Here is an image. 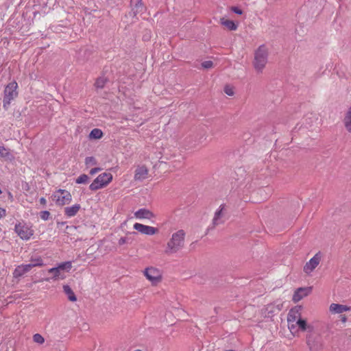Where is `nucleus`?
I'll return each instance as SVG.
<instances>
[{
    "label": "nucleus",
    "mask_w": 351,
    "mask_h": 351,
    "mask_svg": "<svg viewBox=\"0 0 351 351\" xmlns=\"http://www.w3.org/2000/svg\"><path fill=\"white\" fill-rule=\"evenodd\" d=\"M185 232L183 230H179L173 233L170 240L167 242L166 254H173L181 250L184 245Z\"/></svg>",
    "instance_id": "f257e3e1"
},
{
    "label": "nucleus",
    "mask_w": 351,
    "mask_h": 351,
    "mask_svg": "<svg viewBox=\"0 0 351 351\" xmlns=\"http://www.w3.org/2000/svg\"><path fill=\"white\" fill-rule=\"evenodd\" d=\"M89 180V177L86 174H81L76 180L77 184H86Z\"/></svg>",
    "instance_id": "c85d7f7f"
},
{
    "label": "nucleus",
    "mask_w": 351,
    "mask_h": 351,
    "mask_svg": "<svg viewBox=\"0 0 351 351\" xmlns=\"http://www.w3.org/2000/svg\"><path fill=\"white\" fill-rule=\"evenodd\" d=\"M97 164V161L96 158L93 156H88L85 158V165L87 167L90 165H96Z\"/></svg>",
    "instance_id": "7c9ffc66"
},
{
    "label": "nucleus",
    "mask_w": 351,
    "mask_h": 351,
    "mask_svg": "<svg viewBox=\"0 0 351 351\" xmlns=\"http://www.w3.org/2000/svg\"><path fill=\"white\" fill-rule=\"evenodd\" d=\"M306 343L310 351H319L323 348L322 337L315 330L307 334Z\"/></svg>",
    "instance_id": "20e7f679"
},
{
    "label": "nucleus",
    "mask_w": 351,
    "mask_h": 351,
    "mask_svg": "<svg viewBox=\"0 0 351 351\" xmlns=\"http://www.w3.org/2000/svg\"><path fill=\"white\" fill-rule=\"evenodd\" d=\"M134 229L146 235H154L158 232V230L154 227L143 225L139 223L134 224Z\"/></svg>",
    "instance_id": "9d476101"
},
{
    "label": "nucleus",
    "mask_w": 351,
    "mask_h": 351,
    "mask_svg": "<svg viewBox=\"0 0 351 351\" xmlns=\"http://www.w3.org/2000/svg\"><path fill=\"white\" fill-rule=\"evenodd\" d=\"M132 239L130 237H121L119 240L118 243L119 245H122L125 243H132Z\"/></svg>",
    "instance_id": "473e14b6"
},
{
    "label": "nucleus",
    "mask_w": 351,
    "mask_h": 351,
    "mask_svg": "<svg viewBox=\"0 0 351 351\" xmlns=\"http://www.w3.org/2000/svg\"><path fill=\"white\" fill-rule=\"evenodd\" d=\"M224 92L226 95H229V96H232L234 95V91L232 90V88L231 87H229L228 86H226L225 88H224Z\"/></svg>",
    "instance_id": "4c0bfd02"
},
{
    "label": "nucleus",
    "mask_w": 351,
    "mask_h": 351,
    "mask_svg": "<svg viewBox=\"0 0 351 351\" xmlns=\"http://www.w3.org/2000/svg\"><path fill=\"white\" fill-rule=\"evenodd\" d=\"M33 340L34 342L39 343V344H42L45 342L44 337L38 333L34 335Z\"/></svg>",
    "instance_id": "2f4dec72"
},
{
    "label": "nucleus",
    "mask_w": 351,
    "mask_h": 351,
    "mask_svg": "<svg viewBox=\"0 0 351 351\" xmlns=\"http://www.w3.org/2000/svg\"><path fill=\"white\" fill-rule=\"evenodd\" d=\"M46 202H47V201H46L45 198H44V197H41V198L40 199V203L41 204H43V205H45V204H46Z\"/></svg>",
    "instance_id": "c03bdc74"
},
{
    "label": "nucleus",
    "mask_w": 351,
    "mask_h": 351,
    "mask_svg": "<svg viewBox=\"0 0 351 351\" xmlns=\"http://www.w3.org/2000/svg\"><path fill=\"white\" fill-rule=\"evenodd\" d=\"M274 306L272 304H269L267 306L266 310L268 312V316H270V314H272L274 313Z\"/></svg>",
    "instance_id": "a19ab883"
},
{
    "label": "nucleus",
    "mask_w": 351,
    "mask_h": 351,
    "mask_svg": "<svg viewBox=\"0 0 351 351\" xmlns=\"http://www.w3.org/2000/svg\"><path fill=\"white\" fill-rule=\"evenodd\" d=\"M30 264L32 266V267L37 266H43L44 265L43 261L41 258V257H37L35 258H32L30 260Z\"/></svg>",
    "instance_id": "cd10ccee"
},
{
    "label": "nucleus",
    "mask_w": 351,
    "mask_h": 351,
    "mask_svg": "<svg viewBox=\"0 0 351 351\" xmlns=\"http://www.w3.org/2000/svg\"><path fill=\"white\" fill-rule=\"evenodd\" d=\"M148 174V169L145 166L138 167L136 171L134 174V180H143L147 178Z\"/></svg>",
    "instance_id": "dca6fc26"
},
{
    "label": "nucleus",
    "mask_w": 351,
    "mask_h": 351,
    "mask_svg": "<svg viewBox=\"0 0 351 351\" xmlns=\"http://www.w3.org/2000/svg\"><path fill=\"white\" fill-rule=\"evenodd\" d=\"M144 274L152 283H157L161 279L160 270L154 267H148L145 269Z\"/></svg>",
    "instance_id": "6e6552de"
},
{
    "label": "nucleus",
    "mask_w": 351,
    "mask_h": 351,
    "mask_svg": "<svg viewBox=\"0 0 351 351\" xmlns=\"http://www.w3.org/2000/svg\"><path fill=\"white\" fill-rule=\"evenodd\" d=\"M340 319H341V321L343 322V323H345L346 321H347V317L346 315H341L340 316Z\"/></svg>",
    "instance_id": "37998d69"
},
{
    "label": "nucleus",
    "mask_w": 351,
    "mask_h": 351,
    "mask_svg": "<svg viewBox=\"0 0 351 351\" xmlns=\"http://www.w3.org/2000/svg\"><path fill=\"white\" fill-rule=\"evenodd\" d=\"M268 51L265 45H261L255 51L254 66L258 73L263 71L267 63Z\"/></svg>",
    "instance_id": "f03ea898"
},
{
    "label": "nucleus",
    "mask_w": 351,
    "mask_h": 351,
    "mask_svg": "<svg viewBox=\"0 0 351 351\" xmlns=\"http://www.w3.org/2000/svg\"><path fill=\"white\" fill-rule=\"evenodd\" d=\"M220 22L221 25L225 26L229 30H236L237 29V25L235 24L233 21L222 18L221 19Z\"/></svg>",
    "instance_id": "aec40b11"
},
{
    "label": "nucleus",
    "mask_w": 351,
    "mask_h": 351,
    "mask_svg": "<svg viewBox=\"0 0 351 351\" xmlns=\"http://www.w3.org/2000/svg\"><path fill=\"white\" fill-rule=\"evenodd\" d=\"M25 274L24 271V269L22 268L21 265H19L16 269H14L13 272V276L14 278H19L23 276Z\"/></svg>",
    "instance_id": "c756f323"
},
{
    "label": "nucleus",
    "mask_w": 351,
    "mask_h": 351,
    "mask_svg": "<svg viewBox=\"0 0 351 351\" xmlns=\"http://www.w3.org/2000/svg\"><path fill=\"white\" fill-rule=\"evenodd\" d=\"M103 136V132L100 129L95 128L89 134L90 138L99 139Z\"/></svg>",
    "instance_id": "b1692460"
},
{
    "label": "nucleus",
    "mask_w": 351,
    "mask_h": 351,
    "mask_svg": "<svg viewBox=\"0 0 351 351\" xmlns=\"http://www.w3.org/2000/svg\"><path fill=\"white\" fill-rule=\"evenodd\" d=\"M130 5L135 15L137 13L143 12L145 10L142 0H130Z\"/></svg>",
    "instance_id": "f3484780"
},
{
    "label": "nucleus",
    "mask_w": 351,
    "mask_h": 351,
    "mask_svg": "<svg viewBox=\"0 0 351 351\" xmlns=\"http://www.w3.org/2000/svg\"><path fill=\"white\" fill-rule=\"evenodd\" d=\"M40 218L45 221L47 220L50 216V213L47 210L40 212Z\"/></svg>",
    "instance_id": "f704fd0d"
},
{
    "label": "nucleus",
    "mask_w": 351,
    "mask_h": 351,
    "mask_svg": "<svg viewBox=\"0 0 351 351\" xmlns=\"http://www.w3.org/2000/svg\"><path fill=\"white\" fill-rule=\"evenodd\" d=\"M5 216V210L0 208V218Z\"/></svg>",
    "instance_id": "79ce46f5"
},
{
    "label": "nucleus",
    "mask_w": 351,
    "mask_h": 351,
    "mask_svg": "<svg viewBox=\"0 0 351 351\" xmlns=\"http://www.w3.org/2000/svg\"><path fill=\"white\" fill-rule=\"evenodd\" d=\"M63 290L65 294L68 296V299L71 302H75L77 300V298L70 287V286L66 285L63 286Z\"/></svg>",
    "instance_id": "4be33fe9"
},
{
    "label": "nucleus",
    "mask_w": 351,
    "mask_h": 351,
    "mask_svg": "<svg viewBox=\"0 0 351 351\" xmlns=\"http://www.w3.org/2000/svg\"><path fill=\"white\" fill-rule=\"evenodd\" d=\"M21 266L24 269V271L25 273L29 271L32 269V268H33L30 263L27 265H21Z\"/></svg>",
    "instance_id": "58836bf2"
},
{
    "label": "nucleus",
    "mask_w": 351,
    "mask_h": 351,
    "mask_svg": "<svg viewBox=\"0 0 351 351\" xmlns=\"http://www.w3.org/2000/svg\"><path fill=\"white\" fill-rule=\"evenodd\" d=\"M134 217L136 219H151L154 217V215L152 211L146 208H141L134 213Z\"/></svg>",
    "instance_id": "ddd939ff"
},
{
    "label": "nucleus",
    "mask_w": 351,
    "mask_h": 351,
    "mask_svg": "<svg viewBox=\"0 0 351 351\" xmlns=\"http://www.w3.org/2000/svg\"><path fill=\"white\" fill-rule=\"evenodd\" d=\"M351 311V306H348L346 305L332 303L330 306V311L332 313H338L341 314L345 311Z\"/></svg>",
    "instance_id": "4468645a"
},
{
    "label": "nucleus",
    "mask_w": 351,
    "mask_h": 351,
    "mask_svg": "<svg viewBox=\"0 0 351 351\" xmlns=\"http://www.w3.org/2000/svg\"><path fill=\"white\" fill-rule=\"evenodd\" d=\"M202 66L204 69H210L213 66V62L210 60L204 61L202 63Z\"/></svg>",
    "instance_id": "c9c22d12"
},
{
    "label": "nucleus",
    "mask_w": 351,
    "mask_h": 351,
    "mask_svg": "<svg viewBox=\"0 0 351 351\" xmlns=\"http://www.w3.org/2000/svg\"><path fill=\"white\" fill-rule=\"evenodd\" d=\"M101 171V168L100 167H95L90 169V175H95V173H98L99 171Z\"/></svg>",
    "instance_id": "ea45409f"
},
{
    "label": "nucleus",
    "mask_w": 351,
    "mask_h": 351,
    "mask_svg": "<svg viewBox=\"0 0 351 351\" xmlns=\"http://www.w3.org/2000/svg\"><path fill=\"white\" fill-rule=\"evenodd\" d=\"M343 123L346 129L350 132H351V107L349 108L348 110L345 114L343 119Z\"/></svg>",
    "instance_id": "412c9836"
},
{
    "label": "nucleus",
    "mask_w": 351,
    "mask_h": 351,
    "mask_svg": "<svg viewBox=\"0 0 351 351\" xmlns=\"http://www.w3.org/2000/svg\"><path fill=\"white\" fill-rule=\"evenodd\" d=\"M223 208H224V206L222 204L220 206L219 209L215 212V216L213 219L212 226L208 227V230L214 229L215 228V226H217L219 224L223 223L224 220L222 219V217H223L222 211H223Z\"/></svg>",
    "instance_id": "f8f14e48"
},
{
    "label": "nucleus",
    "mask_w": 351,
    "mask_h": 351,
    "mask_svg": "<svg viewBox=\"0 0 351 351\" xmlns=\"http://www.w3.org/2000/svg\"><path fill=\"white\" fill-rule=\"evenodd\" d=\"M230 10H231V11H232L234 13H235L237 14L241 15L243 14L242 10H241L239 8L236 7V6L231 7Z\"/></svg>",
    "instance_id": "e433bc0d"
},
{
    "label": "nucleus",
    "mask_w": 351,
    "mask_h": 351,
    "mask_svg": "<svg viewBox=\"0 0 351 351\" xmlns=\"http://www.w3.org/2000/svg\"><path fill=\"white\" fill-rule=\"evenodd\" d=\"M296 324L298 328V330L301 331H307L308 333H310L314 330V328L312 325L308 324L306 319H302L299 317L296 321Z\"/></svg>",
    "instance_id": "2eb2a0df"
},
{
    "label": "nucleus",
    "mask_w": 351,
    "mask_h": 351,
    "mask_svg": "<svg viewBox=\"0 0 351 351\" xmlns=\"http://www.w3.org/2000/svg\"><path fill=\"white\" fill-rule=\"evenodd\" d=\"M108 80L105 77H98L95 83V86L97 89H101L104 87L106 83L107 82Z\"/></svg>",
    "instance_id": "393cba45"
},
{
    "label": "nucleus",
    "mask_w": 351,
    "mask_h": 351,
    "mask_svg": "<svg viewBox=\"0 0 351 351\" xmlns=\"http://www.w3.org/2000/svg\"><path fill=\"white\" fill-rule=\"evenodd\" d=\"M80 208L81 206L79 204L66 207L64 208V214L69 217H74L78 213Z\"/></svg>",
    "instance_id": "a211bd4d"
},
{
    "label": "nucleus",
    "mask_w": 351,
    "mask_h": 351,
    "mask_svg": "<svg viewBox=\"0 0 351 351\" xmlns=\"http://www.w3.org/2000/svg\"><path fill=\"white\" fill-rule=\"evenodd\" d=\"M311 287L298 288L293 295V300L295 302L300 301L304 297L307 296L311 291Z\"/></svg>",
    "instance_id": "9b49d317"
},
{
    "label": "nucleus",
    "mask_w": 351,
    "mask_h": 351,
    "mask_svg": "<svg viewBox=\"0 0 351 351\" xmlns=\"http://www.w3.org/2000/svg\"><path fill=\"white\" fill-rule=\"evenodd\" d=\"M320 261L321 255L320 252H318L305 264L304 271L307 274L311 273L319 265Z\"/></svg>",
    "instance_id": "1a4fd4ad"
},
{
    "label": "nucleus",
    "mask_w": 351,
    "mask_h": 351,
    "mask_svg": "<svg viewBox=\"0 0 351 351\" xmlns=\"http://www.w3.org/2000/svg\"><path fill=\"white\" fill-rule=\"evenodd\" d=\"M18 84L15 81L9 83L4 89V97L3 100V107L7 110L11 103L18 96Z\"/></svg>",
    "instance_id": "7ed1b4c3"
},
{
    "label": "nucleus",
    "mask_w": 351,
    "mask_h": 351,
    "mask_svg": "<svg viewBox=\"0 0 351 351\" xmlns=\"http://www.w3.org/2000/svg\"><path fill=\"white\" fill-rule=\"evenodd\" d=\"M14 230L23 240H28L34 234V230L25 223H19L15 225Z\"/></svg>",
    "instance_id": "423d86ee"
},
{
    "label": "nucleus",
    "mask_w": 351,
    "mask_h": 351,
    "mask_svg": "<svg viewBox=\"0 0 351 351\" xmlns=\"http://www.w3.org/2000/svg\"><path fill=\"white\" fill-rule=\"evenodd\" d=\"M0 156L6 159H10L12 158V154L9 149L3 146H0Z\"/></svg>",
    "instance_id": "bb28decb"
},
{
    "label": "nucleus",
    "mask_w": 351,
    "mask_h": 351,
    "mask_svg": "<svg viewBox=\"0 0 351 351\" xmlns=\"http://www.w3.org/2000/svg\"><path fill=\"white\" fill-rule=\"evenodd\" d=\"M227 351H234V350H227Z\"/></svg>",
    "instance_id": "49530a36"
},
{
    "label": "nucleus",
    "mask_w": 351,
    "mask_h": 351,
    "mask_svg": "<svg viewBox=\"0 0 351 351\" xmlns=\"http://www.w3.org/2000/svg\"><path fill=\"white\" fill-rule=\"evenodd\" d=\"M55 197L56 198V204L60 206L69 204L72 199L71 193L62 189H60L57 191Z\"/></svg>",
    "instance_id": "0eeeda50"
},
{
    "label": "nucleus",
    "mask_w": 351,
    "mask_h": 351,
    "mask_svg": "<svg viewBox=\"0 0 351 351\" xmlns=\"http://www.w3.org/2000/svg\"><path fill=\"white\" fill-rule=\"evenodd\" d=\"M298 316H300V313H298V311L296 310L291 309L288 313L287 316L288 324H290V322H296V321L298 319Z\"/></svg>",
    "instance_id": "5701e85b"
},
{
    "label": "nucleus",
    "mask_w": 351,
    "mask_h": 351,
    "mask_svg": "<svg viewBox=\"0 0 351 351\" xmlns=\"http://www.w3.org/2000/svg\"><path fill=\"white\" fill-rule=\"evenodd\" d=\"M134 351H141V350H135Z\"/></svg>",
    "instance_id": "a18cd8bd"
},
{
    "label": "nucleus",
    "mask_w": 351,
    "mask_h": 351,
    "mask_svg": "<svg viewBox=\"0 0 351 351\" xmlns=\"http://www.w3.org/2000/svg\"><path fill=\"white\" fill-rule=\"evenodd\" d=\"M48 272L53 274L51 278L53 280L64 279L65 278L64 273L62 272L57 267L49 269Z\"/></svg>",
    "instance_id": "6ab92c4d"
},
{
    "label": "nucleus",
    "mask_w": 351,
    "mask_h": 351,
    "mask_svg": "<svg viewBox=\"0 0 351 351\" xmlns=\"http://www.w3.org/2000/svg\"><path fill=\"white\" fill-rule=\"evenodd\" d=\"M57 267L63 273H64L65 271H69L72 267L71 262L66 261L62 263L59 264Z\"/></svg>",
    "instance_id": "a878e982"
},
{
    "label": "nucleus",
    "mask_w": 351,
    "mask_h": 351,
    "mask_svg": "<svg viewBox=\"0 0 351 351\" xmlns=\"http://www.w3.org/2000/svg\"><path fill=\"white\" fill-rule=\"evenodd\" d=\"M112 175L110 173H103L99 174L90 184V190L95 191L104 188L112 182Z\"/></svg>",
    "instance_id": "39448f33"
},
{
    "label": "nucleus",
    "mask_w": 351,
    "mask_h": 351,
    "mask_svg": "<svg viewBox=\"0 0 351 351\" xmlns=\"http://www.w3.org/2000/svg\"><path fill=\"white\" fill-rule=\"evenodd\" d=\"M288 326H289V328L290 330V331L291 332V333H294L297 331H298V326L296 324V322L295 323H292V322H290V324H288Z\"/></svg>",
    "instance_id": "72a5a7b5"
}]
</instances>
